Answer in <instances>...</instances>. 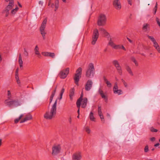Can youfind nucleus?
<instances>
[{
    "mask_svg": "<svg viewBox=\"0 0 160 160\" xmlns=\"http://www.w3.org/2000/svg\"><path fill=\"white\" fill-rule=\"evenodd\" d=\"M57 99H56L50 111H47L44 115V117L47 119L50 120L54 117L56 113Z\"/></svg>",
    "mask_w": 160,
    "mask_h": 160,
    "instance_id": "nucleus-1",
    "label": "nucleus"
},
{
    "mask_svg": "<svg viewBox=\"0 0 160 160\" xmlns=\"http://www.w3.org/2000/svg\"><path fill=\"white\" fill-rule=\"evenodd\" d=\"M5 105L10 107H16L21 105L20 102L18 99H12L9 97L4 102Z\"/></svg>",
    "mask_w": 160,
    "mask_h": 160,
    "instance_id": "nucleus-2",
    "label": "nucleus"
},
{
    "mask_svg": "<svg viewBox=\"0 0 160 160\" xmlns=\"http://www.w3.org/2000/svg\"><path fill=\"white\" fill-rule=\"evenodd\" d=\"M82 68L81 67L79 68L76 70V73L73 79L75 83L78 85L80 79L81 78L82 73Z\"/></svg>",
    "mask_w": 160,
    "mask_h": 160,
    "instance_id": "nucleus-3",
    "label": "nucleus"
},
{
    "mask_svg": "<svg viewBox=\"0 0 160 160\" xmlns=\"http://www.w3.org/2000/svg\"><path fill=\"white\" fill-rule=\"evenodd\" d=\"M95 69L93 64L91 63L89 64L88 69L86 72V76L88 78H90L91 75L93 76L94 74Z\"/></svg>",
    "mask_w": 160,
    "mask_h": 160,
    "instance_id": "nucleus-4",
    "label": "nucleus"
},
{
    "mask_svg": "<svg viewBox=\"0 0 160 160\" xmlns=\"http://www.w3.org/2000/svg\"><path fill=\"white\" fill-rule=\"evenodd\" d=\"M95 69L93 64L91 63L89 64L88 69L86 72V76L88 78H90L91 75L93 76L94 74Z\"/></svg>",
    "mask_w": 160,
    "mask_h": 160,
    "instance_id": "nucleus-5",
    "label": "nucleus"
},
{
    "mask_svg": "<svg viewBox=\"0 0 160 160\" xmlns=\"http://www.w3.org/2000/svg\"><path fill=\"white\" fill-rule=\"evenodd\" d=\"M107 21V18L105 15L100 14L98 18L97 24L99 26H104Z\"/></svg>",
    "mask_w": 160,
    "mask_h": 160,
    "instance_id": "nucleus-6",
    "label": "nucleus"
},
{
    "mask_svg": "<svg viewBox=\"0 0 160 160\" xmlns=\"http://www.w3.org/2000/svg\"><path fill=\"white\" fill-rule=\"evenodd\" d=\"M99 36V33L98 30L97 29H95L93 31L92 33V41L91 43L92 45H94L98 38Z\"/></svg>",
    "mask_w": 160,
    "mask_h": 160,
    "instance_id": "nucleus-7",
    "label": "nucleus"
},
{
    "mask_svg": "<svg viewBox=\"0 0 160 160\" xmlns=\"http://www.w3.org/2000/svg\"><path fill=\"white\" fill-rule=\"evenodd\" d=\"M61 148L60 144L54 145L52 148V154L53 156H55L59 153L61 151Z\"/></svg>",
    "mask_w": 160,
    "mask_h": 160,
    "instance_id": "nucleus-8",
    "label": "nucleus"
},
{
    "mask_svg": "<svg viewBox=\"0 0 160 160\" xmlns=\"http://www.w3.org/2000/svg\"><path fill=\"white\" fill-rule=\"evenodd\" d=\"M47 21V18H45L42 22L41 26L40 28V31L42 35L43 39H45V35L46 34L45 32L44 29L46 27V25Z\"/></svg>",
    "mask_w": 160,
    "mask_h": 160,
    "instance_id": "nucleus-9",
    "label": "nucleus"
},
{
    "mask_svg": "<svg viewBox=\"0 0 160 160\" xmlns=\"http://www.w3.org/2000/svg\"><path fill=\"white\" fill-rule=\"evenodd\" d=\"M69 72V68H67L65 69H63L60 71L59 75L61 78L64 79L67 76Z\"/></svg>",
    "mask_w": 160,
    "mask_h": 160,
    "instance_id": "nucleus-10",
    "label": "nucleus"
},
{
    "mask_svg": "<svg viewBox=\"0 0 160 160\" xmlns=\"http://www.w3.org/2000/svg\"><path fill=\"white\" fill-rule=\"evenodd\" d=\"M112 4L113 7L117 10H120L122 7L120 0H114Z\"/></svg>",
    "mask_w": 160,
    "mask_h": 160,
    "instance_id": "nucleus-11",
    "label": "nucleus"
},
{
    "mask_svg": "<svg viewBox=\"0 0 160 160\" xmlns=\"http://www.w3.org/2000/svg\"><path fill=\"white\" fill-rule=\"evenodd\" d=\"M82 158L81 153L80 152H77L72 156V160H80Z\"/></svg>",
    "mask_w": 160,
    "mask_h": 160,
    "instance_id": "nucleus-12",
    "label": "nucleus"
},
{
    "mask_svg": "<svg viewBox=\"0 0 160 160\" xmlns=\"http://www.w3.org/2000/svg\"><path fill=\"white\" fill-rule=\"evenodd\" d=\"M13 6H14L7 5L5 9L3 10L2 13H5V16L6 17L8 16L9 13V11L12 8Z\"/></svg>",
    "mask_w": 160,
    "mask_h": 160,
    "instance_id": "nucleus-13",
    "label": "nucleus"
},
{
    "mask_svg": "<svg viewBox=\"0 0 160 160\" xmlns=\"http://www.w3.org/2000/svg\"><path fill=\"white\" fill-rule=\"evenodd\" d=\"M92 82L91 80H88L85 86V89L87 91H89L91 88L92 85Z\"/></svg>",
    "mask_w": 160,
    "mask_h": 160,
    "instance_id": "nucleus-14",
    "label": "nucleus"
},
{
    "mask_svg": "<svg viewBox=\"0 0 160 160\" xmlns=\"http://www.w3.org/2000/svg\"><path fill=\"white\" fill-rule=\"evenodd\" d=\"M118 87L117 84H115L113 88V92L115 94H117L118 95L122 93V91L121 89H118Z\"/></svg>",
    "mask_w": 160,
    "mask_h": 160,
    "instance_id": "nucleus-15",
    "label": "nucleus"
},
{
    "mask_svg": "<svg viewBox=\"0 0 160 160\" xmlns=\"http://www.w3.org/2000/svg\"><path fill=\"white\" fill-rule=\"evenodd\" d=\"M42 54L44 56L50 57L53 58L55 57V55L54 53L49 52H43L42 53Z\"/></svg>",
    "mask_w": 160,
    "mask_h": 160,
    "instance_id": "nucleus-16",
    "label": "nucleus"
},
{
    "mask_svg": "<svg viewBox=\"0 0 160 160\" xmlns=\"http://www.w3.org/2000/svg\"><path fill=\"white\" fill-rule=\"evenodd\" d=\"M32 119V116L31 114H28L26 115L25 116V117L24 118V119L22 120H21L20 122V123H22L24 122H25L29 120H31Z\"/></svg>",
    "mask_w": 160,
    "mask_h": 160,
    "instance_id": "nucleus-17",
    "label": "nucleus"
},
{
    "mask_svg": "<svg viewBox=\"0 0 160 160\" xmlns=\"http://www.w3.org/2000/svg\"><path fill=\"white\" fill-rule=\"evenodd\" d=\"M82 107L83 108H85L87 106L88 102V99L86 98H84L82 99Z\"/></svg>",
    "mask_w": 160,
    "mask_h": 160,
    "instance_id": "nucleus-18",
    "label": "nucleus"
},
{
    "mask_svg": "<svg viewBox=\"0 0 160 160\" xmlns=\"http://www.w3.org/2000/svg\"><path fill=\"white\" fill-rule=\"evenodd\" d=\"M98 92L99 94L101 95L102 98H104L106 101H107L108 98L104 94L103 91L101 89V88H99V89Z\"/></svg>",
    "mask_w": 160,
    "mask_h": 160,
    "instance_id": "nucleus-19",
    "label": "nucleus"
},
{
    "mask_svg": "<svg viewBox=\"0 0 160 160\" xmlns=\"http://www.w3.org/2000/svg\"><path fill=\"white\" fill-rule=\"evenodd\" d=\"M83 97V92H82L81 95L80 97L77 100V102H76V105L77 106H78V107L80 105H81V101L82 100V98Z\"/></svg>",
    "mask_w": 160,
    "mask_h": 160,
    "instance_id": "nucleus-20",
    "label": "nucleus"
},
{
    "mask_svg": "<svg viewBox=\"0 0 160 160\" xmlns=\"http://www.w3.org/2000/svg\"><path fill=\"white\" fill-rule=\"evenodd\" d=\"M74 90H75L74 88H71L70 90L69 96L70 99L71 100H72V97L74 95Z\"/></svg>",
    "mask_w": 160,
    "mask_h": 160,
    "instance_id": "nucleus-21",
    "label": "nucleus"
},
{
    "mask_svg": "<svg viewBox=\"0 0 160 160\" xmlns=\"http://www.w3.org/2000/svg\"><path fill=\"white\" fill-rule=\"evenodd\" d=\"M18 62L20 68L22 67L23 61L21 53H19L18 58Z\"/></svg>",
    "mask_w": 160,
    "mask_h": 160,
    "instance_id": "nucleus-22",
    "label": "nucleus"
},
{
    "mask_svg": "<svg viewBox=\"0 0 160 160\" xmlns=\"http://www.w3.org/2000/svg\"><path fill=\"white\" fill-rule=\"evenodd\" d=\"M153 46L155 48L157 49V51L158 52H160V48L159 47V46L158 45V43L155 41V42L153 43Z\"/></svg>",
    "mask_w": 160,
    "mask_h": 160,
    "instance_id": "nucleus-23",
    "label": "nucleus"
},
{
    "mask_svg": "<svg viewBox=\"0 0 160 160\" xmlns=\"http://www.w3.org/2000/svg\"><path fill=\"white\" fill-rule=\"evenodd\" d=\"M149 28V25L148 23L144 24L142 28V29L145 32L147 31L148 28Z\"/></svg>",
    "mask_w": 160,
    "mask_h": 160,
    "instance_id": "nucleus-24",
    "label": "nucleus"
},
{
    "mask_svg": "<svg viewBox=\"0 0 160 160\" xmlns=\"http://www.w3.org/2000/svg\"><path fill=\"white\" fill-rule=\"evenodd\" d=\"M112 63L116 68H119V67L120 66L118 62L116 60L113 61L112 62Z\"/></svg>",
    "mask_w": 160,
    "mask_h": 160,
    "instance_id": "nucleus-25",
    "label": "nucleus"
},
{
    "mask_svg": "<svg viewBox=\"0 0 160 160\" xmlns=\"http://www.w3.org/2000/svg\"><path fill=\"white\" fill-rule=\"evenodd\" d=\"M6 2H9L8 5L14 6V0H4Z\"/></svg>",
    "mask_w": 160,
    "mask_h": 160,
    "instance_id": "nucleus-26",
    "label": "nucleus"
},
{
    "mask_svg": "<svg viewBox=\"0 0 160 160\" xmlns=\"http://www.w3.org/2000/svg\"><path fill=\"white\" fill-rule=\"evenodd\" d=\"M37 45H36L34 49L35 53L36 55H37L39 56H41L40 53H39V51Z\"/></svg>",
    "mask_w": 160,
    "mask_h": 160,
    "instance_id": "nucleus-27",
    "label": "nucleus"
},
{
    "mask_svg": "<svg viewBox=\"0 0 160 160\" xmlns=\"http://www.w3.org/2000/svg\"><path fill=\"white\" fill-rule=\"evenodd\" d=\"M126 69L130 74L132 76H133V72L129 66H127L126 68Z\"/></svg>",
    "mask_w": 160,
    "mask_h": 160,
    "instance_id": "nucleus-28",
    "label": "nucleus"
},
{
    "mask_svg": "<svg viewBox=\"0 0 160 160\" xmlns=\"http://www.w3.org/2000/svg\"><path fill=\"white\" fill-rule=\"evenodd\" d=\"M19 9L18 7H16L14 9H13L11 11V14L12 15H14L17 12Z\"/></svg>",
    "mask_w": 160,
    "mask_h": 160,
    "instance_id": "nucleus-29",
    "label": "nucleus"
},
{
    "mask_svg": "<svg viewBox=\"0 0 160 160\" xmlns=\"http://www.w3.org/2000/svg\"><path fill=\"white\" fill-rule=\"evenodd\" d=\"M23 114H21L18 118H17L14 120V123H18L19 121L21 119V118L23 117Z\"/></svg>",
    "mask_w": 160,
    "mask_h": 160,
    "instance_id": "nucleus-30",
    "label": "nucleus"
},
{
    "mask_svg": "<svg viewBox=\"0 0 160 160\" xmlns=\"http://www.w3.org/2000/svg\"><path fill=\"white\" fill-rule=\"evenodd\" d=\"M90 118L92 121H95V118L93 116V114L92 112H91L90 114Z\"/></svg>",
    "mask_w": 160,
    "mask_h": 160,
    "instance_id": "nucleus-31",
    "label": "nucleus"
},
{
    "mask_svg": "<svg viewBox=\"0 0 160 160\" xmlns=\"http://www.w3.org/2000/svg\"><path fill=\"white\" fill-rule=\"evenodd\" d=\"M118 72L120 75H122V71L121 66L116 68Z\"/></svg>",
    "mask_w": 160,
    "mask_h": 160,
    "instance_id": "nucleus-32",
    "label": "nucleus"
},
{
    "mask_svg": "<svg viewBox=\"0 0 160 160\" xmlns=\"http://www.w3.org/2000/svg\"><path fill=\"white\" fill-rule=\"evenodd\" d=\"M147 37L153 43L156 41L155 39L152 36H150L148 35H147Z\"/></svg>",
    "mask_w": 160,
    "mask_h": 160,
    "instance_id": "nucleus-33",
    "label": "nucleus"
},
{
    "mask_svg": "<svg viewBox=\"0 0 160 160\" xmlns=\"http://www.w3.org/2000/svg\"><path fill=\"white\" fill-rule=\"evenodd\" d=\"M23 55L24 56L26 57H28V52L27 51V50L26 49V48H24Z\"/></svg>",
    "mask_w": 160,
    "mask_h": 160,
    "instance_id": "nucleus-34",
    "label": "nucleus"
},
{
    "mask_svg": "<svg viewBox=\"0 0 160 160\" xmlns=\"http://www.w3.org/2000/svg\"><path fill=\"white\" fill-rule=\"evenodd\" d=\"M108 44L113 48L115 46L114 43L112 41L111 38H110V39L109 41L108 42Z\"/></svg>",
    "mask_w": 160,
    "mask_h": 160,
    "instance_id": "nucleus-35",
    "label": "nucleus"
},
{
    "mask_svg": "<svg viewBox=\"0 0 160 160\" xmlns=\"http://www.w3.org/2000/svg\"><path fill=\"white\" fill-rule=\"evenodd\" d=\"M131 59L132 61L135 64V65L136 66H138V63L137 62L135 58L134 57H132L131 58Z\"/></svg>",
    "mask_w": 160,
    "mask_h": 160,
    "instance_id": "nucleus-36",
    "label": "nucleus"
},
{
    "mask_svg": "<svg viewBox=\"0 0 160 160\" xmlns=\"http://www.w3.org/2000/svg\"><path fill=\"white\" fill-rule=\"evenodd\" d=\"M158 8V3L157 2H156L155 6L153 9V10L154 11V14H155L156 13V12H157V10Z\"/></svg>",
    "mask_w": 160,
    "mask_h": 160,
    "instance_id": "nucleus-37",
    "label": "nucleus"
},
{
    "mask_svg": "<svg viewBox=\"0 0 160 160\" xmlns=\"http://www.w3.org/2000/svg\"><path fill=\"white\" fill-rule=\"evenodd\" d=\"M149 151L148 146V145H146L145 146L144 148V152H147Z\"/></svg>",
    "mask_w": 160,
    "mask_h": 160,
    "instance_id": "nucleus-38",
    "label": "nucleus"
},
{
    "mask_svg": "<svg viewBox=\"0 0 160 160\" xmlns=\"http://www.w3.org/2000/svg\"><path fill=\"white\" fill-rule=\"evenodd\" d=\"M150 130L152 132H157L158 131V130L157 129H155L152 127H151L150 128Z\"/></svg>",
    "mask_w": 160,
    "mask_h": 160,
    "instance_id": "nucleus-39",
    "label": "nucleus"
},
{
    "mask_svg": "<svg viewBox=\"0 0 160 160\" xmlns=\"http://www.w3.org/2000/svg\"><path fill=\"white\" fill-rule=\"evenodd\" d=\"M98 115H100V114H102V110H101V106H98Z\"/></svg>",
    "mask_w": 160,
    "mask_h": 160,
    "instance_id": "nucleus-40",
    "label": "nucleus"
},
{
    "mask_svg": "<svg viewBox=\"0 0 160 160\" xmlns=\"http://www.w3.org/2000/svg\"><path fill=\"white\" fill-rule=\"evenodd\" d=\"M99 115L100 116V118L101 119L102 121L104 122V118L102 114H100V115Z\"/></svg>",
    "mask_w": 160,
    "mask_h": 160,
    "instance_id": "nucleus-41",
    "label": "nucleus"
},
{
    "mask_svg": "<svg viewBox=\"0 0 160 160\" xmlns=\"http://www.w3.org/2000/svg\"><path fill=\"white\" fill-rule=\"evenodd\" d=\"M99 30L100 31L102 32L103 34L106 31L105 29L102 28H99Z\"/></svg>",
    "mask_w": 160,
    "mask_h": 160,
    "instance_id": "nucleus-42",
    "label": "nucleus"
},
{
    "mask_svg": "<svg viewBox=\"0 0 160 160\" xmlns=\"http://www.w3.org/2000/svg\"><path fill=\"white\" fill-rule=\"evenodd\" d=\"M113 48L115 49L121 48V46L120 45H115Z\"/></svg>",
    "mask_w": 160,
    "mask_h": 160,
    "instance_id": "nucleus-43",
    "label": "nucleus"
},
{
    "mask_svg": "<svg viewBox=\"0 0 160 160\" xmlns=\"http://www.w3.org/2000/svg\"><path fill=\"white\" fill-rule=\"evenodd\" d=\"M85 130L86 132L88 133H89L90 132V129L88 127H86L85 128Z\"/></svg>",
    "mask_w": 160,
    "mask_h": 160,
    "instance_id": "nucleus-44",
    "label": "nucleus"
},
{
    "mask_svg": "<svg viewBox=\"0 0 160 160\" xmlns=\"http://www.w3.org/2000/svg\"><path fill=\"white\" fill-rule=\"evenodd\" d=\"M55 6H59V1L58 0H56L55 2Z\"/></svg>",
    "mask_w": 160,
    "mask_h": 160,
    "instance_id": "nucleus-45",
    "label": "nucleus"
},
{
    "mask_svg": "<svg viewBox=\"0 0 160 160\" xmlns=\"http://www.w3.org/2000/svg\"><path fill=\"white\" fill-rule=\"evenodd\" d=\"M8 98L10 97V98H11V92L10 91L8 90Z\"/></svg>",
    "mask_w": 160,
    "mask_h": 160,
    "instance_id": "nucleus-46",
    "label": "nucleus"
},
{
    "mask_svg": "<svg viewBox=\"0 0 160 160\" xmlns=\"http://www.w3.org/2000/svg\"><path fill=\"white\" fill-rule=\"evenodd\" d=\"M106 83L107 84L108 87H111V84L110 82L109 81L107 82H106Z\"/></svg>",
    "mask_w": 160,
    "mask_h": 160,
    "instance_id": "nucleus-47",
    "label": "nucleus"
},
{
    "mask_svg": "<svg viewBox=\"0 0 160 160\" xmlns=\"http://www.w3.org/2000/svg\"><path fill=\"white\" fill-rule=\"evenodd\" d=\"M54 97V96L51 95L50 98V104L51 103Z\"/></svg>",
    "mask_w": 160,
    "mask_h": 160,
    "instance_id": "nucleus-48",
    "label": "nucleus"
},
{
    "mask_svg": "<svg viewBox=\"0 0 160 160\" xmlns=\"http://www.w3.org/2000/svg\"><path fill=\"white\" fill-rule=\"evenodd\" d=\"M64 91H65L64 89V88H62V90L60 92V95H62L63 94L64 92Z\"/></svg>",
    "mask_w": 160,
    "mask_h": 160,
    "instance_id": "nucleus-49",
    "label": "nucleus"
},
{
    "mask_svg": "<svg viewBox=\"0 0 160 160\" xmlns=\"http://www.w3.org/2000/svg\"><path fill=\"white\" fill-rule=\"evenodd\" d=\"M64 91H65L64 89V88H62V90L60 92V95H62L63 94L64 92Z\"/></svg>",
    "mask_w": 160,
    "mask_h": 160,
    "instance_id": "nucleus-50",
    "label": "nucleus"
},
{
    "mask_svg": "<svg viewBox=\"0 0 160 160\" xmlns=\"http://www.w3.org/2000/svg\"><path fill=\"white\" fill-rule=\"evenodd\" d=\"M103 34L105 35L107 37L109 36V33L107 31H106Z\"/></svg>",
    "mask_w": 160,
    "mask_h": 160,
    "instance_id": "nucleus-51",
    "label": "nucleus"
},
{
    "mask_svg": "<svg viewBox=\"0 0 160 160\" xmlns=\"http://www.w3.org/2000/svg\"><path fill=\"white\" fill-rule=\"evenodd\" d=\"M128 4L132 5V0H127Z\"/></svg>",
    "mask_w": 160,
    "mask_h": 160,
    "instance_id": "nucleus-52",
    "label": "nucleus"
},
{
    "mask_svg": "<svg viewBox=\"0 0 160 160\" xmlns=\"http://www.w3.org/2000/svg\"><path fill=\"white\" fill-rule=\"evenodd\" d=\"M77 106V108H78V111H77V112L78 114H79H79H80V105L79 106V107H78V106Z\"/></svg>",
    "mask_w": 160,
    "mask_h": 160,
    "instance_id": "nucleus-53",
    "label": "nucleus"
},
{
    "mask_svg": "<svg viewBox=\"0 0 160 160\" xmlns=\"http://www.w3.org/2000/svg\"><path fill=\"white\" fill-rule=\"evenodd\" d=\"M150 140L151 141L154 142L155 140V138L154 137H152L150 138Z\"/></svg>",
    "mask_w": 160,
    "mask_h": 160,
    "instance_id": "nucleus-54",
    "label": "nucleus"
},
{
    "mask_svg": "<svg viewBox=\"0 0 160 160\" xmlns=\"http://www.w3.org/2000/svg\"><path fill=\"white\" fill-rule=\"evenodd\" d=\"M156 21L157 22L158 24V23H159V22H160V21H159V19L158 18H156Z\"/></svg>",
    "mask_w": 160,
    "mask_h": 160,
    "instance_id": "nucleus-55",
    "label": "nucleus"
},
{
    "mask_svg": "<svg viewBox=\"0 0 160 160\" xmlns=\"http://www.w3.org/2000/svg\"><path fill=\"white\" fill-rule=\"evenodd\" d=\"M56 91L55 90H54L52 92L51 95L54 96L55 94Z\"/></svg>",
    "mask_w": 160,
    "mask_h": 160,
    "instance_id": "nucleus-56",
    "label": "nucleus"
},
{
    "mask_svg": "<svg viewBox=\"0 0 160 160\" xmlns=\"http://www.w3.org/2000/svg\"><path fill=\"white\" fill-rule=\"evenodd\" d=\"M103 79L104 80V81L106 83L107 82H108V81L107 79L105 77H103Z\"/></svg>",
    "mask_w": 160,
    "mask_h": 160,
    "instance_id": "nucleus-57",
    "label": "nucleus"
},
{
    "mask_svg": "<svg viewBox=\"0 0 160 160\" xmlns=\"http://www.w3.org/2000/svg\"><path fill=\"white\" fill-rule=\"evenodd\" d=\"M39 4L42 6L43 5V2L42 1H39Z\"/></svg>",
    "mask_w": 160,
    "mask_h": 160,
    "instance_id": "nucleus-58",
    "label": "nucleus"
},
{
    "mask_svg": "<svg viewBox=\"0 0 160 160\" xmlns=\"http://www.w3.org/2000/svg\"><path fill=\"white\" fill-rule=\"evenodd\" d=\"M121 48H122V49H123L124 50H125V51L126 50V49L124 47L123 45H122L121 46Z\"/></svg>",
    "mask_w": 160,
    "mask_h": 160,
    "instance_id": "nucleus-59",
    "label": "nucleus"
},
{
    "mask_svg": "<svg viewBox=\"0 0 160 160\" xmlns=\"http://www.w3.org/2000/svg\"><path fill=\"white\" fill-rule=\"evenodd\" d=\"M159 145H160V144H159V143H156V144H155L154 145V146L155 147H157L159 146Z\"/></svg>",
    "mask_w": 160,
    "mask_h": 160,
    "instance_id": "nucleus-60",
    "label": "nucleus"
},
{
    "mask_svg": "<svg viewBox=\"0 0 160 160\" xmlns=\"http://www.w3.org/2000/svg\"><path fill=\"white\" fill-rule=\"evenodd\" d=\"M125 87H126L127 86V84L126 82H125V83H123Z\"/></svg>",
    "mask_w": 160,
    "mask_h": 160,
    "instance_id": "nucleus-61",
    "label": "nucleus"
},
{
    "mask_svg": "<svg viewBox=\"0 0 160 160\" xmlns=\"http://www.w3.org/2000/svg\"><path fill=\"white\" fill-rule=\"evenodd\" d=\"M127 39L128 40V41L130 42H132V41L129 38H128L127 37Z\"/></svg>",
    "mask_w": 160,
    "mask_h": 160,
    "instance_id": "nucleus-62",
    "label": "nucleus"
},
{
    "mask_svg": "<svg viewBox=\"0 0 160 160\" xmlns=\"http://www.w3.org/2000/svg\"><path fill=\"white\" fill-rule=\"evenodd\" d=\"M16 81H17V82L18 84H20V82L19 79L17 80Z\"/></svg>",
    "mask_w": 160,
    "mask_h": 160,
    "instance_id": "nucleus-63",
    "label": "nucleus"
},
{
    "mask_svg": "<svg viewBox=\"0 0 160 160\" xmlns=\"http://www.w3.org/2000/svg\"><path fill=\"white\" fill-rule=\"evenodd\" d=\"M15 78L16 80L19 79V78L18 76H17L15 77Z\"/></svg>",
    "mask_w": 160,
    "mask_h": 160,
    "instance_id": "nucleus-64",
    "label": "nucleus"
}]
</instances>
